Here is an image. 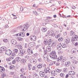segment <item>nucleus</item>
I'll list each match as a JSON object with an SVG mask.
<instances>
[{"mask_svg":"<svg viewBox=\"0 0 78 78\" xmlns=\"http://www.w3.org/2000/svg\"><path fill=\"white\" fill-rule=\"evenodd\" d=\"M50 56L52 59H56L57 58V55H56L55 51H53L51 52L50 54Z\"/></svg>","mask_w":78,"mask_h":78,"instance_id":"1","label":"nucleus"},{"mask_svg":"<svg viewBox=\"0 0 78 78\" xmlns=\"http://www.w3.org/2000/svg\"><path fill=\"white\" fill-rule=\"evenodd\" d=\"M26 54V51L23 50H20V52L19 53V55L20 56H23Z\"/></svg>","mask_w":78,"mask_h":78,"instance_id":"2","label":"nucleus"},{"mask_svg":"<svg viewBox=\"0 0 78 78\" xmlns=\"http://www.w3.org/2000/svg\"><path fill=\"white\" fill-rule=\"evenodd\" d=\"M78 41V36L75 35V37H73L71 38L72 42H73V41Z\"/></svg>","mask_w":78,"mask_h":78,"instance_id":"3","label":"nucleus"},{"mask_svg":"<svg viewBox=\"0 0 78 78\" xmlns=\"http://www.w3.org/2000/svg\"><path fill=\"white\" fill-rule=\"evenodd\" d=\"M11 53H12V51L9 49L6 50L5 51L6 55H7L9 56L11 55Z\"/></svg>","mask_w":78,"mask_h":78,"instance_id":"4","label":"nucleus"},{"mask_svg":"<svg viewBox=\"0 0 78 78\" xmlns=\"http://www.w3.org/2000/svg\"><path fill=\"white\" fill-rule=\"evenodd\" d=\"M53 41H52L51 40H50L48 44V45H49V47H53Z\"/></svg>","mask_w":78,"mask_h":78,"instance_id":"5","label":"nucleus"},{"mask_svg":"<svg viewBox=\"0 0 78 78\" xmlns=\"http://www.w3.org/2000/svg\"><path fill=\"white\" fill-rule=\"evenodd\" d=\"M39 75L41 77H44L45 75V73H44V72H43L42 71H40L39 72Z\"/></svg>","mask_w":78,"mask_h":78,"instance_id":"6","label":"nucleus"},{"mask_svg":"<svg viewBox=\"0 0 78 78\" xmlns=\"http://www.w3.org/2000/svg\"><path fill=\"white\" fill-rule=\"evenodd\" d=\"M5 47H1L0 49V53H2L3 51H6V49H5Z\"/></svg>","mask_w":78,"mask_h":78,"instance_id":"7","label":"nucleus"},{"mask_svg":"<svg viewBox=\"0 0 78 78\" xmlns=\"http://www.w3.org/2000/svg\"><path fill=\"white\" fill-rule=\"evenodd\" d=\"M70 36H75V32H74L73 30H71L70 32Z\"/></svg>","mask_w":78,"mask_h":78,"instance_id":"8","label":"nucleus"},{"mask_svg":"<svg viewBox=\"0 0 78 78\" xmlns=\"http://www.w3.org/2000/svg\"><path fill=\"white\" fill-rule=\"evenodd\" d=\"M11 43L12 44H13V45H16L17 44V42L16 41L14 40H12L11 41Z\"/></svg>","mask_w":78,"mask_h":78,"instance_id":"9","label":"nucleus"},{"mask_svg":"<svg viewBox=\"0 0 78 78\" xmlns=\"http://www.w3.org/2000/svg\"><path fill=\"white\" fill-rule=\"evenodd\" d=\"M76 49L74 48L71 50V51L72 52V54H76Z\"/></svg>","mask_w":78,"mask_h":78,"instance_id":"10","label":"nucleus"},{"mask_svg":"<svg viewBox=\"0 0 78 78\" xmlns=\"http://www.w3.org/2000/svg\"><path fill=\"white\" fill-rule=\"evenodd\" d=\"M35 43L34 42L30 43L29 44V45L30 47H33L34 45H35Z\"/></svg>","mask_w":78,"mask_h":78,"instance_id":"11","label":"nucleus"},{"mask_svg":"<svg viewBox=\"0 0 78 78\" xmlns=\"http://www.w3.org/2000/svg\"><path fill=\"white\" fill-rule=\"evenodd\" d=\"M16 47H17V48H19L20 50H21V49H22L23 48L22 47V46L20 44L16 45Z\"/></svg>","mask_w":78,"mask_h":78,"instance_id":"12","label":"nucleus"},{"mask_svg":"<svg viewBox=\"0 0 78 78\" xmlns=\"http://www.w3.org/2000/svg\"><path fill=\"white\" fill-rule=\"evenodd\" d=\"M46 50L47 51H48V52L50 51L51 50V47H50V46H47Z\"/></svg>","mask_w":78,"mask_h":78,"instance_id":"13","label":"nucleus"},{"mask_svg":"<svg viewBox=\"0 0 78 78\" xmlns=\"http://www.w3.org/2000/svg\"><path fill=\"white\" fill-rule=\"evenodd\" d=\"M63 58V57L62 56H59L58 58V60H57L58 61H61L62 59Z\"/></svg>","mask_w":78,"mask_h":78,"instance_id":"14","label":"nucleus"},{"mask_svg":"<svg viewBox=\"0 0 78 78\" xmlns=\"http://www.w3.org/2000/svg\"><path fill=\"white\" fill-rule=\"evenodd\" d=\"M34 78H39V75L37 74H35L33 75Z\"/></svg>","mask_w":78,"mask_h":78,"instance_id":"15","label":"nucleus"},{"mask_svg":"<svg viewBox=\"0 0 78 78\" xmlns=\"http://www.w3.org/2000/svg\"><path fill=\"white\" fill-rule=\"evenodd\" d=\"M16 61H18V62H19L20 61H21V58L19 57H16Z\"/></svg>","mask_w":78,"mask_h":78,"instance_id":"16","label":"nucleus"},{"mask_svg":"<svg viewBox=\"0 0 78 78\" xmlns=\"http://www.w3.org/2000/svg\"><path fill=\"white\" fill-rule=\"evenodd\" d=\"M20 61L21 63H23L24 64H25V63L26 62V60L25 59H21Z\"/></svg>","mask_w":78,"mask_h":78,"instance_id":"17","label":"nucleus"},{"mask_svg":"<svg viewBox=\"0 0 78 78\" xmlns=\"http://www.w3.org/2000/svg\"><path fill=\"white\" fill-rule=\"evenodd\" d=\"M65 41V42L66 43V44H69V43H70V39H66Z\"/></svg>","mask_w":78,"mask_h":78,"instance_id":"18","label":"nucleus"},{"mask_svg":"<svg viewBox=\"0 0 78 78\" xmlns=\"http://www.w3.org/2000/svg\"><path fill=\"white\" fill-rule=\"evenodd\" d=\"M36 37L34 35L33 36H32L31 39L33 40V41H35L36 40Z\"/></svg>","mask_w":78,"mask_h":78,"instance_id":"19","label":"nucleus"},{"mask_svg":"<svg viewBox=\"0 0 78 78\" xmlns=\"http://www.w3.org/2000/svg\"><path fill=\"white\" fill-rule=\"evenodd\" d=\"M60 76L61 77L64 78V76H65V74H64V73H60Z\"/></svg>","mask_w":78,"mask_h":78,"instance_id":"20","label":"nucleus"},{"mask_svg":"<svg viewBox=\"0 0 78 78\" xmlns=\"http://www.w3.org/2000/svg\"><path fill=\"white\" fill-rule=\"evenodd\" d=\"M42 67V64H39L37 66V67L38 69H41Z\"/></svg>","mask_w":78,"mask_h":78,"instance_id":"21","label":"nucleus"},{"mask_svg":"<svg viewBox=\"0 0 78 78\" xmlns=\"http://www.w3.org/2000/svg\"><path fill=\"white\" fill-rule=\"evenodd\" d=\"M47 29L44 27H42L41 29V31L43 32H45L46 31H47Z\"/></svg>","mask_w":78,"mask_h":78,"instance_id":"22","label":"nucleus"},{"mask_svg":"<svg viewBox=\"0 0 78 78\" xmlns=\"http://www.w3.org/2000/svg\"><path fill=\"white\" fill-rule=\"evenodd\" d=\"M20 36H22V37H24L25 36V33L24 32H21L20 34Z\"/></svg>","mask_w":78,"mask_h":78,"instance_id":"23","label":"nucleus"},{"mask_svg":"<svg viewBox=\"0 0 78 78\" xmlns=\"http://www.w3.org/2000/svg\"><path fill=\"white\" fill-rule=\"evenodd\" d=\"M49 42H50V40L49 41L48 40V41H44V44L46 45H48V44H49Z\"/></svg>","mask_w":78,"mask_h":78,"instance_id":"24","label":"nucleus"},{"mask_svg":"<svg viewBox=\"0 0 78 78\" xmlns=\"http://www.w3.org/2000/svg\"><path fill=\"white\" fill-rule=\"evenodd\" d=\"M51 73L52 74V76H55V75H57V74L55 72V71H54V72H53V71H51Z\"/></svg>","mask_w":78,"mask_h":78,"instance_id":"25","label":"nucleus"},{"mask_svg":"<svg viewBox=\"0 0 78 78\" xmlns=\"http://www.w3.org/2000/svg\"><path fill=\"white\" fill-rule=\"evenodd\" d=\"M55 62H56L55 61L52 62H51V64H49V66H53V65H55Z\"/></svg>","mask_w":78,"mask_h":78,"instance_id":"26","label":"nucleus"},{"mask_svg":"<svg viewBox=\"0 0 78 78\" xmlns=\"http://www.w3.org/2000/svg\"><path fill=\"white\" fill-rule=\"evenodd\" d=\"M18 51H19V50L17 49H15L14 50L13 52H15V53H16V55L17 53H18Z\"/></svg>","mask_w":78,"mask_h":78,"instance_id":"27","label":"nucleus"},{"mask_svg":"<svg viewBox=\"0 0 78 78\" xmlns=\"http://www.w3.org/2000/svg\"><path fill=\"white\" fill-rule=\"evenodd\" d=\"M1 69L2 70L1 71V72H4V71H5V69L3 67H2L1 68Z\"/></svg>","mask_w":78,"mask_h":78,"instance_id":"28","label":"nucleus"},{"mask_svg":"<svg viewBox=\"0 0 78 78\" xmlns=\"http://www.w3.org/2000/svg\"><path fill=\"white\" fill-rule=\"evenodd\" d=\"M62 48H66V44H62L61 45Z\"/></svg>","mask_w":78,"mask_h":78,"instance_id":"29","label":"nucleus"},{"mask_svg":"<svg viewBox=\"0 0 78 78\" xmlns=\"http://www.w3.org/2000/svg\"><path fill=\"white\" fill-rule=\"evenodd\" d=\"M11 55L12 56H16V53H15L14 52H13L12 54H11Z\"/></svg>","mask_w":78,"mask_h":78,"instance_id":"30","label":"nucleus"},{"mask_svg":"<svg viewBox=\"0 0 78 78\" xmlns=\"http://www.w3.org/2000/svg\"><path fill=\"white\" fill-rule=\"evenodd\" d=\"M58 47H57V48L58 50H61V46L58 45Z\"/></svg>","mask_w":78,"mask_h":78,"instance_id":"31","label":"nucleus"},{"mask_svg":"<svg viewBox=\"0 0 78 78\" xmlns=\"http://www.w3.org/2000/svg\"><path fill=\"white\" fill-rule=\"evenodd\" d=\"M36 60L35 59H34L32 58L31 60V62H36Z\"/></svg>","mask_w":78,"mask_h":78,"instance_id":"32","label":"nucleus"},{"mask_svg":"<svg viewBox=\"0 0 78 78\" xmlns=\"http://www.w3.org/2000/svg\"><path fill=\"white\" fill-rule=\"evenodd\" d=\"M62 40H63V38L62 37L59 38L58 39V41L59 42H61V41H62Z\"/></svg>","mask_w":78,"mask_h":78,"instance_id":"33","label":"nucleus"},{"mask_svg":"<svg viewBox=\"0 0 78 78\" xmlns=\"http://www.w3.org/2000/svg\"><path fill=\"white\" fill-rule=\"evenodd\" d=\"M61 71H62V70L61 69H57V70H56V72H58L59 73L61 72Z\"/></svg>","mask_w":78,"mask_h":78,"instance_id":"34","label":"nucleus"},{"mask_svg":"<svg viewBox=\"0 0 78 78\" xmlns=\"http://www.w3.org/2000/svg\"><path fill=\"white\" fill-rule=\"evenodd\" d=\"M25 69L23 68H21V72H22V73H24V72H25L24 70Z\"/></svg>","mask_w":78,"mask_h":78,"instance_id":"35","label":"nucleus"},{"mask_svg":"<svg viewBox=\"0 0 78 78\" xmlns=\"http://www.w3.org/2000/svg\"><path fill=\"white\" fill-rule=\"evenodd\" d=\"M73 64H78V61L76 60H74L73 62Z\"/></svg>","mask_w":78,"mask_h":78,"instance_id":"36","label":"nucleus"},{"mask_svg":"<svg viewBox=\"0 0 78 78\" xmlns=\"http://www.w3.org/2000/svg\"><path fill=\"white\" fill-rule=\"evenodd\" d=\"M70 69H71V70H74V69H75V66H71Z\"/></svg>","mask_w":78,"mask_h":78,"instance_id":"37","label":"nucleus"},{"mask_svg":"<svg viewBox=\"0 0 78 78\" xmlns=\"http://www.w3.org/2000/svg\"><path fill=\"white\" fill-rule=\"evenodd\" d=\"M69 63L68 62H66V64L65 65V66H70V63H69Z\"/></svg>","mask_w":78,"mask_h":78,"instance_id":"38","label":"nucleus"},{"mask_svg":"<svg viewBox=\"0 0 78 78\" xmlns=\"http://www.w3.org/2000/svg\"><path fill=\"white\" fill-rule=\"evenodd\" d=\"M18 41H22V40H23V39L21 37H18Z\"/></svg>","mask_w":78,"mask_h":78,"instance_id":"39","label":"nucleus"},{"mask_svg":"<svg viewBox=\"0 0 78 78\" xmlns=\"http://www.w3.org/2000/svg\"><path fill=\"white\" fill-rule=\"evenodd\" d=\"M25 58H26L27 59H29V58H30V56H29L28 55H27L25 56Z\"/></svg>","mask_w":78,"mask_h":78,"instance_id":"40","label":"nucleus"},{"mask_svg":"<svg viewBox=\"0 0 78 78\" xmlns=\"http://www.w3.org/2000/svg\"><path fill=\"white\" fill-rule=\"evenodd\" d=\"M10 69H14V66L13 65H11L10 67Z\"/></svg>","mask_w":78,"mask_h":78,"instance_id":"41","label":"nucleus"},{"mask_svg":"<svg viewBox=\"0 0 78 78\" xmlns=\"http://www.w3.org/2000/svg\"><path fill=\"white\" fill-rule=\"evenodd\" d=\"M58 45H57V44H55V43H53V47H56V46H58Z\"/></svg>","mask_w":78,"mask_h":78,"instance_id":"42","label":"nucleus"},{"mask_svg":"<svg viewBox=\"0 0 78 78\" xmlns=\"http://www.w3.org/2000/svg\"><path fill=\"white\" fill-rule=\"evenodd\" d=\"M62 61H63V62H65L66 61V58H63L62 59Z\"/></svg>","mask_w":78,"mask_h":78,"instance_id":"43","label":"nucleus"},{"mask_svg":"<svg viewBox=\"0 0 78 78\" xmlns=\"http://www.w3.org/2000/svg\"><path fill=\"white\" fill-rule=\"evenodd\" d=\"M3 41L4 42H8V39H4L3 40Z\"/></svg>","mask_w":78,"mask_h":78,"instance_id":"44","label":"nucleus"},{"mask_svg":"<svg viewBox=\"0 0 78 78\" xmlns=\"http://www.w3.org/2000/svg\"><path fill=\"white\" fill-rule=\"evenodd\" d=\"M28 67L29 69V70H30L32 69V66H31V65H30L28 66Z\"/></svg>","mask_w":78,"mask_h":78,"instance_id":"45","label":"nucleus"},{"mask_svg":"<svg viewBox=\"0 0 78 78\" xmlns=\"http://www.w3.org/2000/svg\"><path fill=\"white\" fill-rule=\"evenodd\" d=\"M33 12L34 14H35V15H36V16L37 15V12L36 11H34Z\"/></svg>","mask_w":78,"mask_h":78,"instance_id":"46","label":"nucleus"},{"mask_svg":"<svg viewBox=\"0 0 78 78\" xmlns=\"http://www.w3.org/2000/svg\"><path fill=\"white\" fill-rule=\"evenodd\" d=\"M4 28H8V27H9V26H8V24L5 25L4 27Z\"/></svg>","mask_w":78,"mask_h":78,"instance_id":"47","label":"nucleus"},{"mask_svg":"<svg viewBox=\"0 0 78 78\" xmlns=\"http://www.w3.org/2000/svg\"><path fill=\"white\" fill-rule=\"evenodd\" d=\"M44 72L45 73H47V69H44Z\"/></svg>","mask_w":78,"mask_h":78,"instance_id":"48","label":"nucleus"},{"mask_svg":"<svg viewBox=\"0 0 78 78\" xmlns=\"http://www.w3.org/2000/svg\"><path fill=\"white\" fill-rule=\"evenodd\" d=\"M27 25H26V28L27 29H28V28H29V25H28V24H27Z\"/></svg>","mask_w":78,"mask_h":78,"instance_id":"49","label":"nucleus"},{"mask_svg":"<svg viewBox=\"0 0 78 78\" xmlns=\"http://www.w3.org/2000/svg\"><path fill=\"white\" fill-rule=\"evenodd\" d=\"M36 67L34 66L32 70H36Z\"/></svg>","mask_w":78,"mask_h":78,"instance_id":"50","label":"nucleus"},{"mask_svg":"<svg viewBox=\"0 0 78 78\" xmlns=\"http://www.w3.org/2000/svg\"><path fill=\"white\" fill-rule=\"evenodd\" d=\"M6 60L7 61H11L10 59H9V58H7L6 59Z\"/></svg>","mask_w":78,"mask_h":78,"instance_id":"51","label":"nucleus"},{"mask_svg":"<svg viewBox=\"0 0 78 78\" xmlns=\"http://www.w3.org/2000/svg\"><path fill=\"white\" fill-rule=\"evenodd\" d=\"M23 10V7H20V11H22Z\"/></svg>","mask_w":78,"mask_h":78,"instance_id":"52","label":"nucleus"},{"mask_svg":"<svg viewBox=\"0 0 78 78\" xmlns=\"http://www.w3.org/2000/svg\"><path fill=\"white\" fill-rule=\"evenodd\" d=\"M20 33L16 34V36H20Z\"/></svg>","mask_w":78,"mask_h":78,"instance_id":"53","label":"nucleus"},{"mask_svg":"<svg viewBox=\"0 0 78 78\" xmlns=\"http://www.w3.org/2000/svg\"><path fill=\"white\" fill-rule=\"evenodd\" d=\"M48 21L49 23L50 22L51 23V22H53V20H49Z\"/></svg>","mask_w":78,"mask_h":78,"instance_id":"54","label":"nucleus"},{"mask_svg":"<svg viewBox=\"0 0 78 78\" xmlns=\"http://www.w3.org/2000/svg\"><path fill=\"white\" fill-rule=\"evenodd\" d=\"M26 28V27H23V31H25V30H26V29H25Z\"/></svg>","mask_w":78,"mask_h":78,"instance_id":"55","label":"nucleus"},{"mask_svg":"<svg viewBox=\"0 0 78 78\" xmlns=\"http://www.w3.org/2000/svg\"><path fill=\"white\" fill-rule=\"evenodd\" d=\"M16 60H13L12 61V64H14V63H15L16 62Z\"/></svg>","mask_w":78,"mask_h":78,"instance_id":"56","label":"nucleus"},{"mask_svg":"<svg viewBox=\"0 0 78 78\" xmlns=\"http://www.w3.org/2000/svg\"><path fill=\"white\" fill-rule=\"evenodd\" d=\"M42 9L41 8H38L37 9V10H38V11H41V10H42Z\"/></svg>","mask_w":78,"mask_h":78,"instance_id":"57","label":"nucleus"},{"mask_svg":"<svg viewBox=\"0 0 78 78\" xmlns=\"http://www.w3.org/2000/svg\"><path fill=\"white\" fill-rule=\"evenodd\" d=\"M23 76H23V75H22V74H21V75H20V77H21V78H23Z\"/></svg>","mask_w":78,"mask_h":78,"instance_id":"58","label":"nucleus"},{"mask_svg":"<svg viewBox=\"0 0 78 78\" xmlns=\"http://www.w3.org/2000/svg\"><path fill=\"white\" fill-rule=\"evenodd\" d=\"M78 45V43L77 42L75 44V46H77Z\"/></svg>","mask_w":78,"mask_h":78,"instance_id":"59","label":"nucleus"},{"mask_svg":"<svg viewBox=\"0 0 78 78\" xmlns=\"http://www.w3.org/2000/svg\"><path fill=\"white\" fill-rule=\"evenodd\" d=\"M4 33H3L2 31H0V35H2V34H3Z\"/></svg>","mask_w":78,"mask_h":78,"instance_id":"60","label":"nucleus"},{"mask_svg":"<svg viewBox=\"0 0 78 78\" xmlns=\"http://www.w3.org/2000/svg\"><path fill=\"white\" fill-rule=\"evenodd\" d=\"M49 34H48V33H46L45 35V37H47L48 36Z\"/></svg>","mask_w":78,"mask_h":78,"instance_id":"61","label":"nucleus"},{"mask_svg":"<svg viewBox=\"0 0 78 78\" xmlns=\"http://www.w3.org/2000/svg\"><path fill=\"white\" fill-rule=\"evenodd\" d=\"M69 77V75L68 74H66V78H67Z\"/></svg>","mask_w":78,"mask_h":78,"instance_id":"62","label":"nucleus"},{"mask_svg":"<svg viewBox=\"0 0 78 78\" xmlns=\"http://www.w3.org/2000/svg\"><path fill=\"white\" fill-rule=\"evenodd\" d=\"M72 8L73 9H75L76 7H75V6H72Z\"/></svg>","mask_w":78,"mask_h":78,"instance_id":"63","label":"nucleus"},{"mask_svg":"<svg viewBox=\"0 0 78 78\" xmlns=\"http://www.w3.org/2000/svg\"><path fill=\"white\" fill-rule=\"evenodd\" d=\"M38 61H39V62H41V58H40L38 59Z\"/></svg>","mask_w":78,"mask_h":78,"instance_id":"64","label":"nucleus"}]
</instances>
